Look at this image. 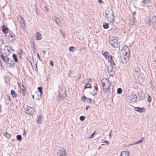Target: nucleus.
<instances>
[{"label":"nucleus","instance_id":"obj_1","mask_svg":"<svg viewBox=\"0 0 156 156\" xmlns=\"http://www.w3.org/2000/svg\"><path fill=\"white\" fill-rule=\"evenodd\" d=\"M122 52L123 56H121V61L122 63L125 64L128 60V57L130 54V50L127 45H125L123 47Z\"/></svg>","mask_w":156,"mask_h":156},{"label":"nucleus","instance_id":"obj_2","mask_svg":"<svg viewBox=\"0 0 156 156\" xmlns=\"http://www.w3.org/2000/svg\"><path fill=\"white\" fill-rule=\"evenodd\" d=\"M102 86L104 89L105 87V85H108V91L109 93L108 96L110 95L112 97V95L113 91V86L109 83L108 80L107 78H105L101 80Z\"/></svg>","mask_w":156,"mask_h":156},{"label":"nucleus","instance_id":"obj_3","mask_svg":"<svg viewBox=\"0 0 156 156\" xmlns=\"http://www.w3.org/2000/svg\"><path fill=\"white\" fill-rule=\"evenodd\" d=\"M105 18L113 24L114 23V16L113 11L110 9H106L105 12Z\"/></svg>","mask_w":156,"mask_h":156},{"label":"nucleus","instance_id":"obj_4","mask_svg":"<svg viewBox=\"0 0 156 156\" xmlns=\"http://www.w3.org/2000/svg\"><path fill=\"white\" fill-rule=\"evenodd\" d=\"M10 49L9 46L5 45L3 49H0V56L9 55L12 51Z\"/></svg>","mask_w":156,"mask_h":156},{"label":"nucleus","instance_id":"obj_5","mask_svg":"<svg viewBox=\"0 0 156 156\" xmlns=\"http://www.w3.org/2000/svg\"><path fill=\"white\" fill-rule=\"evenodd\" d=\"M66 89L64 87L60 88L58 91L59 97L60 100L63 99L66 95Z\"/></svg>","mask_w":156,"mask_h":156},{"label":"nucleus","instance_id":"obj_6","mask_svg":"<svg viewBox=\"0 0 156 156\" xmlns=\"http://www.w3.org/2000/svg\"><path fill=\"white\" fill-rule=\"evenodd\" d=\"M149 26L152 25L154 29L156 28V16H153L150 18L148 21Z\"/></svg>","mask_w":156,"mask_h":156},{"label":"nucleus","instance_id":"obj_7","mask_svg":"<svg viewBox=\"0 0 156 156\" xmlns=\"http://www.w3.org/2000/svg\"><path fill=\"white\" fill-rule=\"evenodd\" d=\"M109 42L113 48H118L119 44L118 40H110Z\"/></svg>","mask_w":156,"mask_h":156},{"label":"nucleus","instance_id":"obj_8","mask_svg":"<svg viewBox=\"0 0 156 156\" xmlns=\"http://www.w3.org/2000/svg\"><path fill=\"white\" fill-rule=\"evenodd\" d=\"M17 18L20 24L23 28H24L25 26V21L23 18L21 16H18Z\"/></svg>","mask_w":156,"mask_h":156},{"label":"nucleus","instance_id":"obj_9","mask_svg":"<svg viewBox=\"0 0 156 156\" xmlns=\"http://www.w3.org/2000/svg\"><path fill=\"white\" fill-rule=\"evenodd\" d=\"M58 155L60 156H66V153L65 150L62 148H61L58 152Z\"/></svg>","mask_w":156,"mask_h":156},{"label":"nucleus","instance_id":"obj_10","mask_svg":"<svg viewBox=\"0 0 156 156\" xmlns=\"http://www.w3.org/2000/svg\"><path fill=\"white\" fill-rule=\"evenodd\" d=\"M34 111V109L32 107L28 106L26 111V113L28 114H31L33 113Z\"/></svg>","mask_w":156,"mask_h":156},{"label":"nucleus","instance_id":"obj_11","mask_svg":"<svg viewBox=\"0 0 156 156\" xmlns=\"http://www.w3.org/2000/svg\"><path fill=\"white\" fill-rule=\"evenodd\" d=\"M8 55H2L0 56L1 59L5 63H7L9 62V58L7 56Z\"/></svg>","mask_w":156,"mask_h":156},{"label":"nucleus","instance_id":"obj_12","mask_svg":"<svg viewBox=\"0 0 156 156\" xmlns=\"http://www.w3.org/2000/svg\"><path fill=\"white\" fill-rule=\"evenodd\" d=\"M129 100L132 101H135L137 100V97L135 94L133 93L129 97Z\"/></svg>","mask_w":156,"mask_h":156},{"label":"nucleus","instance_id":"obj_13","mask_svg":"<svg viewBox=\"0 0 156 156\" xmlns=\"http://www.w3.org/2000/svg\"><path fill=\"white\" fill-rule=\"evenodd\" d=\"M134 110L140 113H141L144 111V108H140L139 107H135L134 108Z\"/></svg>","mask_w":156,"mask_h":156},{"label":"nucleus","instance_id":"obj_14","mask_svg":"<svg viewBox=\"0 0 156 156\" xmlns=\"http://www.w3.org/2000/svg\"><path fill=\"white\" fill-rule=\"evenodd\" d=\"M52 18L53 20H54L55 21V22L57 25H58V26L60 25L61 24L59 23L60 20L58 18H57L55 16H53L52 17Z\"/></svg>","mask_w":156,"mask_h":156},{"label":"nucleus","instance_id":"obj_15","mask_svg":"<svg viewBox=\"0 0 156 156\" xmlns=\"http://www.w3.org/2000/svg\"><path fill=\"white\" fill-rule=\"evenodd\" d=\"M150 2V0H143L142 2V3H143L142 5H144L145 6H148Z\"/></svg>","mask_w":156,"mask_h":156},{"label":"nucleus","instance_id":"obj_16","mask_svg":"<svg viewBox=\"0 0 156 156\" xmlns=\"http://www.w3.org/2000/svg\"><path fill=\"white\" fill-rule=\"evenodd\" d=\"M133 77L136 79L139 78L140 76V73L135 72H133Z\"/></svg>","mask_w":156,"mask_h":156},{"label":"nucleus","instance_id":"obj_17","mask_svg":"<svg viewBox=\"0 0 156 156\" xmlns=\"http://www.w3.org/2000/svg\"><path fill=\"white\" fill-rule=\"evenodd\" d=\"M37 89L40 92V95L38 97L37 99H36L37 100H40L41 98V95L42 94V87H38Z\"/></svg>","mask_w":156,"mask_h":156},{"label":"nucleus","instance_id":"obj_18","mask_svg":"<svg viewBox=\"0 0 156 156\" xmlns=\"http://www.w3.org/2000/svg\"><path fill=\"white\" fill-rule=\"evenodd\" d=\"M42 117L41 115L38 116L37 117V123H41L42 121Z\"/></svg>","mask_w":156,"mask_h":156},{"label":"nucleus","instance_id":"obj_19","mask_svg":"<svg viewBox=\"0 0 156 156\" xmlns=\"http://www.w3.org/2000/svg\"><path fill=\"white\" fill-rule=\"evenodd\" d=\"M97 89L95 87H94V89H93L92 91L90 92V93L93 96H95L97 95Z\"/></svg>","mask_w":156,"mask_h":156},{"label":"nucleus","instance_id":"obj_20","mask_svg":"<svg viewBox=\"0 0 156 156\" xmlns=\"http://www.w3.org/2000/svg\"><path fill=\"white\" fill-rule=\"evenodd\" d=\"M120 156H129V153L127 151H122Z\"/></svg>","mask_w":156,"mask_h":156},{"label":"nucleus","instance_id":"obj_21","mask_svg":"<svg viewBox=\"0 0 156 156\" xmlns=\"http://www.w3.org/2000/svg\"><path fill=\"white\" fill-rule=\"evenodd\" d=\"M2 30L4 33H6L8 32L9 30L7 27H5L4 26L2 27Z\"/></svg>","mask_w":156,"mask_h":156},{"label":"nucleus","instance_id":"obj_22","mask_svg":"<svg viewBox=\"0 0 156 156\" xmlns=\"http://www.w3.org/2000/svg\"><path fill=\"white\" fill-rule=\"evenodd\" d=\"M41 34L40 33L37 32L36 33V37L37 39H41Z\"/></svg>","mask_w":156,"mask_h":156},{"label":"nucleus","instance_id":"obj_23","mask_svg":"<svg viewBox=\"0 0 156 156\" xmlns=\"http://www.w3.org/2000/svg\"><path fill=\"white\" fill-rule=\"evenodd\" d=\"M31 48H32L34 52L35 53V52L36 49L35 47V43L34 42L31 43Z\"/></svg>","mask_w":156,"mask_h":156},{"label":"nucleus","instance_id":"obj_24","mask_svg":"<svg viewBox=\"0 0 156 156\" xmlns=\"http://www.w3.org/2000/svg\"><path fill=\"white\" fill-rule=\"evenodd\" d=\"M11 94L13 97L15 98L17 97V94L14 90H11Z\"/></svg>","mask_w":156,"mask_h":156},{"label":"nucleus","instance_id":"obj_25","mask_svg":"<svg viewBox=\"0 0 156 156\" xmlns=\"http://www.w3.org/2000/svg\"><path fill=\"white\" fill-rule=\"evenodd\" d=\"M107 70L109 73H112L113 72V68L112 67V66H109L108 67L107 69Z\"/></svg>","mask_w":156,"mask_h":156},{"label":"nucleus","instance_id":"obj_26","mask_svg":"<svg viewBox=\"0 0 156 156\" xmlns=\"http://www.w3.org/2000/svg\"><path fill=\"white\" fill-rule=\"evenodd\" d=\"M4 136L7 138L9 139L11 137V135L8 133L7 132H6L4 135Z\"/></svg>","mask_w":156,"mask_h":156},{"label":"nucleus","instance_id":"obj_27","mask_svg":"<svg viewBox=\"0 0 156 156\" xmlns=\"http://www.w3.org/2000/svg\"><path fill=\"white\" fill-rule=\"evenodd\" d=\"M76 50V48L74 46H71L69 47V50L70 51L74 52Z\"/></svg>","mask_w":156,"mask_h":156},{"label":"nucleus","instance_id":"obj_28","mask_svg":"<svg viewBox=\"0 0 156 156\" xmlns=\"http://www.w3.org/2000/svg\"><path fill=\"white\" fill-rule=\"evenodd\" d=\"M103 27L104 29H107L108 28V23H103Z\"/></svg>","mask_w":156,"mask_h":156},{"label":"nucleus","instance_id":"obj_29","mask_svg":"<svg viewBox=\"0 0 156 156\" xmlns=\"http://www.w3.org/2000/svg\"><path fill=\"white\" fill-rule=\"evenodd\" d=\"M102 55L106 58H108V56H109L108 55L109 53L106 51L103 53Z\"/></svg>","mask_w":156,"mask_h":156},{"label":"nucleus","instance_id":"obj_30","mask_svg":"<svg viewBox=\"0 0 156 156\" xmlns=\"http://www.w3.org/2000/svg\"><path fill=\"white\" fill-rule=\"evenodd\" d=\"M133 72H139L140 73V69L138 67L136 66L135 67L134 71Z\"/></svg>","mask_w":156,"mask_h":156},{"label":"nucleus","instance_id":"obj_31","mask_svg":"<svg viewBox=\"0 0 156 156\" xmlns=\"http://www.w3.org/2000/svg\"><path fill=\"white\" fill-rule=\"evenodd\" d=\"M91 88V84L90 83H87L85 84L84 86V89Z\"/></svg>","mask_w":156,"mask_h":156},{"label":"nucleus","instance_id":"obj_32","mask_svg":"<svg viewBox=\"0 0 156 156\" xmlns=\"http://www.w3.org/2000/svg\"><path fill=\"white\" fill-rule=\"evenodd\" d=\"M18 85L20 87V89L23 90H24V87L23 85V84H22V86H21V84L20 83H18Z\"/></svg>","mask_w":156,"mask_h":156},{"label":"nucleus","instance_id":"obj_33","mask_svg":"<svg viewBox=\"0 0 156 156\" xmlns=\"http://www.w3.org/2000/svg\"><path fill=\"white\" fill-rule=\"evenodd\" d=\"M12 57L14 59L15 61L16 62H18V59L17 58L16 55L15 54H13L12 55Z\"/></svg>","mask_w":156,"mask_h":156},{"label":"nucleus","instance_id":"obj_34","mask_svg":"<svg viewBox=\"0 0 156 156\" xmlns=\"http://www.w3.org/2000/svg\"><path fill=\"white\" fill-rule=\"evenodd\" d=\"M16 139L17 140L20 141L22 140V136L20 135H17L16 136Z\"/></svg>","mask_w":156,"mask_h":156},{"label":"nucleus","instance_id":"obj_35","mask_svg":"<svg viewBox=\"0 0 156 156\" xmlns=\"http://www.w3.org/2000/svg\"><path fill=\"white\" fill-rule=\"evenodd\" d=\"M18 51V55H20V57H21L23 53L22 50L21 49H19Z\"/></svg>","mask_w":156,"mask_h":156},{"label":"nucleus","instance_id":"obj_36","mask_svg":"<svg viewBox=\"0 0 156 156\" xmlns=\"http://www.w3.org/2000/svg\"><path fill=\"white\" fill-rule=\"evenodd\" d=\"M108 62H111L113 61L112 60V56L109 55L108 56Z\"/></svg>","mask_w":156,"mask_h":156},{"label":"nucleus","instance_id":"obj_37","mask_svg":"<svg viewBox=\"0 0 156 156\" xmlns=\"http://www.w3.org/2000/svg\"><path fill=\"white\" fill-rule=\"evenodd\" d=\"M122 92V90L121 88H119L117 89V92L118 94H120Z\"/></svg>","mask_w":156,"mask_h":156},{"label":"nucleus","instance_id":"obj_38","mask_svg":"<svg viewBox=\"0 0 156 156\" xmlns=\"http://www.w3.org/2000/svg\"><path fill=\"white\" fill-rule=\"evenodd\" d=\"M5 36L6 37H8L9 38H10V33L8 32L6 33H4Z\"/></svg>","mask_w":156,"mask_h":156},{"label":"nucleus","instance_id":"obj_39","mask_svg":"<svg viewBox=\"0 0 156 156\" xmlns=\"http://www.w3.org/2000/svg\"><path fill=\"white\" fill-rule=\"evenodd\" d=\"M152 99L151 98V97L149 96L148 95V97L147 98V101L149 103H150L151 102Z\"/></svg>","mask_w":156,"mask_h":156},{"label":"nucleus","instance_id":"obj_40","mask_svg":"<svg viewBox=\"0 0 156 156\" xmlns=\"http://www.w3.org/2000/svg\"><path fill=\"white\" fill-rule=\"evenodd\" d=\"M80 119L81 121H83L85 120V118L83 116H81L80 117Z\"/></svg>","mask_w":156,"mask_h":156},{"label":"nucleus","instance_id":"obj_41","mask_svg":"<svg viewBox=\"0 0 156 156\" xmlns=\"http://www.w3.org/2000/svg\"><path fill=\"white\" fill-rule=\"evenodd\" d=\"M144 139V138H142L139 141H138V142H136V144H138L140 143L143 142V140Z\"/></svg>","mask_w":156,"mask_h":156},{"label":"nucleus","instance_id":"obj_42","mask_svg":"<svg viewBox=\"0 0 156 156\" xmlns=\"http://www.w3.org/2000/svg\"><path fill=\"white\" fill-rule=\"evenodd\" d=\"M60 32L61 34V35L63 36L64 38H65V33L63 32L62 30H60Z\"/></svg>","mask_w":156,"mask_h":156},{"label":"nucleus","instance_id":"obj_43","mask_svg":"<svg viewBox=\"0 0 156 156\" xmlns=\"http://www.w3.org/2000/svg\"><path fill=\"white\" fill-rule=\"evenodd\" d=\"M110 63H111V66H112V67L113 68V66H115V64L113 61H112V62H110Z\"/></svg>","mask_w":156,"mask_h":156},{"label":"nucleus","instance_id":"obj_44","mask_svg":"<svg viewBox=\"0 0 156 156\" xmlns=\"http://www.w3.org/2000/svg\"><path fill=\"white\" fill-rule=\"evenodd\" d=\"M14 34H10V38H13L14 37Z\"/></svg>","mask_w":156,"mask_h":156},{"label":"nucleus","instance_id":"obj_45","mask_svg":"<svg viewBox=\"0 0 156 156\" xmlns=\"http://www.w3.org/2000/svg\"><path fill=\"white\" fill-rule=\"evenodd\" d=\"M86 99V97L85 96L83 95L82 96V99L83 101H84Z\"/></svg>","mask_w":156,"mask_h":156},{"label":"nucleus","instance_id":"obj_46","mask_svg":"<svg viewBox=\"0 0 156 156\" xmlns=\"http://www.w3.org/2000/svg\"><path fill=\"white\" fill-rule=\"evenodd\" d=\"M3 43L2 40H0V46H1Z\"/></svg>","mask_w":156,"mask_h":156},{"label":"nucleus","instance_id":"obj_47","mask_svg":"<svg viewBox=\"0 0 156 156\" xmlns=\"http://www.w3.org/2000/svg\"><path fill=\"white\" fill-rule=\"evenodd\" d=\"M44 8L45 9H46V11L48 12V8L46 6H44Z\"/></svg>","mask_w":156,"mask_h":156},{"label":"nucleus","instance_id":"obj_48","mask_svg":"<svg viewBox=\"0 0 156 156\" xmlns=\"http://www.w3.org/2000/svg\"><path fill=\"white\" fill-rule=\"evenodd\" d=\"M87 100H89V101L90 102V103H92V102H91V101H92V99L90 98H87Z\"/></svg>","mask_w":156,"mask_h":156},{"label":"nucleus","instance_id":"obj_49","mask_svg":"<svg viewBox=\"0 0 156 156\" xmlns=\"http://www.w3.org/2000/svg\"><path fill=\"white\" fill-rule=\"evenodd\" d=\"M41 53L42 55H44L45 54H46V52L45 51H44V50H43L41 52Z\"/></svg>","mask_w":156,"mask_h":156},{"label":"nucleus","instance_id":"obj_50","mask_svg":"<svg viewBox=\"0 0 156 156\" xmlns=\"http://www.w3.org/2000/svg\"><path fill=\"white\" fill-rule=\"evenodd\" d=\"M50 64L51 66L53 67V63L52 61H51L50 62Z\"/></svg>","mask_w":156,"mask_h":156},{"label":"nucleus","instance_id":"obj_51","mask_svg":"<svg viewBox=\"0 0 156 156\" xmlns=\"http://www.w3.org/2000/svg\"><path fill=\"white\" fill-rule=\"evenodd\" d=\"M34 67H35V70H37V64H35V66H34Z\"/></svg>","mask_w":156,"mask_h":156},{"label":"nucleus","instance_id":"obj_52","mask_svg":"<svg viewBox=\"0 0 156 156\" xmlns=\"http://www.w3.org/2000/svg\"><path fill=\"white\" fill-rule=\"evenodd\" d=\"M136 142H135V143H133V144H129V146H131L132 145H136Z\"/></svg>","mask_w":156,"mask_h":156},{"label":"nucleus","instance_id":"obj_53","mask_svg":"<svg viewBox=\"0 0 156 156\" xmlns=\"http://www.w3.org/2000/svg\"><path fill=\"white\" fill-rule=\"evenodd\" d=\"M90 107V106L89 105L87 106L85 108V109L86 110H87L88 108Z\"/></svg>","mask_w":156,"mask_h":156},{"label":"nucleus","instance_id":"obj_54","mask_svg":"<svg viewBox=\"0 0 156 156\" xmlns=\"http://www.w3.org/2000/svg\"><path fill=\"white\" fill-rule=\"evenodd\" d=\"M98 2L100 4L102 2H103V1L102 0H98Z\"/></svg>","mask_w":156,"mask_h":156},{"label":"nucleus","instance_id":"obj_55","mask_svg":"<svg viewBox=\"0 0 156 156\" xmlns=\"http://www.w3.org/2000/svg\"><path fill=\"white\" fill-rule=\"evenodd\" d=\"M94 133L91 134V136H90V138H91L93 137V136H94Z\"/></svg>","mask_w":156,"mask_h":156},{"label":"nucleus","instance_id":"obj_56","mask_svg":"<svg viewBox=\"0 0 156 156\" xmlns=\"http://www.w3.org/2000/svg\"><path fill=\"white\" fill-rule=\"evenodd\" d=\"M37 56L38 58H39V59L40 60L41 59H40V56H39V54L38 53H37Z\"/></svg>","mask_w":156,"mask_h":156},{"label":"nucleus","instance_id":"obj_57","mask_svg":"<svg viewBox=\"0 0 156 156\" xmlns=\"http://www.w3.org/2000/svg\"><path fill=\"white\" fill-rule=\"evenodd\" d=\"M111 132H112V130H111L110 131V133H109V137H110L112 136V135H111Z\"/></svg>","mask_w":156,"mask_h":156},{"label":"nucleus","instance_id":"obj_58","mask_svg":"<svg viewBox=\"0 0 156 156\" xmlns=\"http://www.w3.org/2000/svg\"><path fill=\"white\" fill-rule=\"evenodd\" d=\"M105 143L107 144H109V142L108 141H105Z\"/></svg>","mask_w":156,"mask_h":156},{"label":"nucleus","instance_id":"obj_59","mask_svg":"<svg viewBox=\"0 0 156 156\" xmlns=\"http://www.w3.org/2000/svg\"><path fill=\"white\" fill-rule=\"evenodd\" d=\"M136 14V12L135 11L133 12V13L132 14L133 16H134V15H135Z\"/></svg>","mask_w":156,"mask_h":156},{"label":"nucleus","instance_id":"obj_60","mask_svg":"<svg viewBox=\"0 0 156 156\" xmlns=\"http://www.w3.org/2000/svg\"><path fill=\"white\" fill-rule=\"evenodd\" d=\"M32 97L33 98V99H34V95H32Z\"/></svg>","mask_w":156,"mask_h":156},{"label":"nucleus","instance_id":"obj_61","mask_svg":"<svg viewBox=\"0 0 156 156\" xmlns=\"http://www.w3.org/2000/svg\"><path fill=\"white\" fill-rule=\"evenodd\" d=\"M1 105H0V112H1Z\"/></svg>","mask_w":156,"mask_h":156},{"label":"nucleus","instance_id":"obj_62","mask_svg":"<svg viewBox=\"0 0 156 156\" xmlns=\"http://www.w3.org/2000/svg\"><path fill=\"white\" fill-rule=\"evenodd\" d=\"M29 62H30V64L32 65V63H31V62H30V61H29Z\"/></svg>","mask_w":156,"mask_h":156},{"label":"nucleus","instance_id":"obj_63","mask_svg":"<svg viewBox=\"0 0 156 156\" xmlns=\"http://www.w3.org/2000/svg\"><path fill=\"white\" fill-rule=\"evenodd\" d=\"M38 95V94H36H36H35V96H36V95Z\"/></svg>","mask_w":156,"mask_h":156},{"label":"nucleus","instance_id":"obj_64","mask_svg":"<svg viewBox=\"0 0 156 156\" xmlns=\"http://www.w3.org/2000/svg\"><path fill=\"white\" fill-rule=\"evenodd\" d=\"M155 49L156 50V47L155 48Z\"/></svg>","mask_w":156,"mask_h":156}]
</instances>
